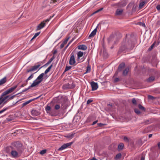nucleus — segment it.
Listing matches in <instances>:
<instances>
[{
    "instance_id": "f257e3e1",
    "label": "nucleus",
    "mask_w": 160,
    "mask_h": 160,
    "mask_svg": "<svg viewBox=\"0 0 160 160\" xmlns=\"http://www.w3.org/2000/svg\"><path fill=\"white\" fill-rule=\"evenodd\" d=\"M52 66V65H51L45 71L44 73H41L37 78L34 80L32 83L30 85L28 88H25L24 89L22 92H25L30 89L31 88L35 87L37 85L39 84L42 82V81L44 79L43 77L44 74H47L50 70Z\"/></svg>"
},
{
    "instance_id": "f03ea898",
    "label": "nucleus",
    "mask_w": 160,
    "mask_h": 160,
    "mask_svg": "<svg viewBox=\"0 0 160 160\" xmlns=\"http://www.w3.org/2000/svg\"><path fill=\"white\" fill-rule=\"evenodd\" d=\"M16 95H7L2 96V94L0 98V105L3 102L4 104H5L9 101L13 99Z\"/></svg>"
},
{
    "instance_id": "7ed1b4c3",
    "label": "nucleus",
    "mask_w": 160,
    "mask_h": 160,
    "mask_svg": "<svg viewBox=\"0 0 160 160\" xmlns=\"http://www.w3.org/2000/svg\"><path fill=\"white\" fill-rule=\"evenodd\" d=\"M125 41H126L125 40ZM132 45V42L131 41H123L122 43V46L120 48L121 51H123L127 49H129Z\"/></svg>"
},
{
    "instance_id": "20e7f679",
    "label": "nucleus",
    "mask_w": 160,
    "mask_h": 160,
    "mask_svg": "<svg viewBox=\"0 0 160 160\" xmlns=\"http://www.w3.org/2000/svg\"><path fill=\"white\" fill-rule=\"evenodd\" d=\"M77 54V59L78 62H82L85 60V58H84V53L83 52L81 51H79L78 52Z\"/></svg>"
},
{
    "instance_id": "39448f33",
    "label": "nucleus",
    "mask_w": 160,
    "mask_h": 160,
    "mask_svg": "<svg viewBox=\"0 0 160 160\" xmlns=\"http://www.w3.org/2000/svg\"><path fill=\"white\" fill-rule=\"evenodd\" d=\"M17 85H16L7 90L2 93V96H3L5 95H8L12 92L17 87Z\"/></svg>"
},
{
    "instance_id": "423d86ee",
    "label": "nucleus",
    "mask_w": 160,
    "mask_h": 160,
    "mask_svg": "<svg viewBox=\"0 0 160 160\" xmlns=\"http://www.w3.org/2000/svg\"><path fill=\"white\" fill-rule=\"evenodd\" d=\"M73 143L72 142H68L64 144L58 149V151H62L70 146Z\"/></svg>"
},
{
    "instance_id": "0eeeda50",
    "label": "nucleus",
    "mask_w": 160,
    "mask_h": 160,
    "mask_svg": "<svg viewBox=\"0 0 160 160\" xmlns=\"http://www.w3.org/2000/svg\"><path fill=\"white\" fill-rule=\"evenodd\" d=\"M71 56L69 59V63L70 65H74L76 63L75 57L73 53H72L71 54Z\"/></svg>"
},
{
    "instance_id": "6e6552de",
    "label": "nucleus",
    "mask_w": 160,
    "mask_h": 160,
    "mask_svg": "<svg viewBox=\"0 0 160 160\" xmlns=\"http://www.w3.org/2000/svg\"><path fill=\"white\" fill-rule=\"evenodd\" d=\"M90 85L92 87V91L96 90L98 88V83L93 81L91 82H90Z\"/></svg>"
},
{
    "instance_id": "1a4fd4ad",
    "label": "nucleus",
    "mask_w": 160,
    "mask_h": 160,
    "mask_svg": "<svg viewBox=\"0 0 160 160\" xmlns=\"http://www.w3.org/2000/svg\"><path fill=\"white\" fill-rule=\"evenodd\" d=\"M32 115L34 116H36L40 114V113L38 110L35 109H33L31 111Z\"/></svg>"
},
{
    "instance_id": "9d476101",
    "label": "nucleus",
    "mask_w": 160,
    "mask_h": 160,
    "mask_svg": "<svg viewBox=\"0 0 160 160\" xmlns=\"http://www.w3.org/2000/svg\"><path fill=\"white\" fill-rule=\"evenodd\" d=\"M45 25V23L44 22H42L40 24H39L37 27L36 28V31H38L42 28Z\"/></svg>"
},
{
    "instance_id": "9b49d317",
    "label": "nucleus",
    "mask_w": 160,
    "mask_h": 160,
    "mask_svg": "<svg viewBox=\"0 0 160 160\" xmlns=\"http://www.w3.org/2000/svg\"><path fill=\"white\" fill-rule=\"evenodd\" d=\"M123 12V9L122 8L120 9H117L116 13H115V15L117 16H120L121 15L122 12Z\"/></svg>"
},
{
    "instance_id": "f8f14e48",
    "label": "nucleus",
    "mask_w": 160,
    "mask_h": 160,
    "mask_svg": "<svg viewBox=\"0 0 160 160\" xmlns=\"http://www.w3.org/2000/svg\"><path fill=\"white\" fill-rule=\"evenodd\" d=\"M78 48L79 50H85L87 49V47L85 45H80L78 46Z\"/></svg>"
},
{
    "instance_id": "ddd939ff",
    "label": "nucleus",
    "mask_w": 160,
    "mask_h": 160,
    "mask_svg": "<svg viewBox=\"0 0 160 160\" xmlns=\"http://www.w3.org/2000/svg\"><path fill=\"white\" fill-rule=\"evenodd\" d=\"M11 154L13 158H15L18 157V153L15 150H12L11 152Z\"/></svg>"
},
{
    "instance_id": "4468645a",
    "label": "nucleus",
    "mask_w": 160,
    "mask_h": 160,
    "mask_svg": "<svg viewBox=\"0 0 160 160\" xmlns=\"http://www.w3.org/2000/svg\"><path fill=\"white\" fill-rule=\"evenodd\" d=\"M97 31V28H95L90 33L89 36V38H90L91 37H93L96 33Z\"/></svg>"
},
{
    "instance_id": "2eb2a0df",
    "label": "nucleus",
    "mask_w": 160,
    "mask_h": 160,
    "mask_svg": "<svg viewBox=\"0 0 160 160\" xmlns=\"http://www.w3.org/2000/svg\"><path fill=\"white\" fill-rule=\"evenodd\" d=\"M40 66V65L38 64L37 65H35L32 67L31 68L32 70V71H35L37 70Z\"/></svg>"
},
{
    "instance_id": "dca6fc26",
    "label": "nucleus",
    "mask_w": 160,
    "mask_h": 160,
    "mask_svg": "<svg viewBox=\"0 0 160 160\" xmlns=\"http://www.w3.org/2000/svg\"><path fill=\"white\" fill-rule=\"evenodd\" d=\"M125 66V63H122L120 64L118 68V70L121 71L122 69Z\"/></svg>"
},
{
    "instance_id": "f3484780",
    "label": "nucleus",
    "mask_w": 160,
    "mask_h": 160,
    "mask_svg": "<svg viewBox=\"0 0 160 160\" xmlns=\"http://www.w3.org/2000/svg\"><path fill=\"white\" fill-rule=\"evenodd\" d=\"M55 58V57L54 56H53L45 64V65L47 66L49 64H50L51 62Z\"/></svg>"
},
{
    "instance_id": "a211bd4d",
    "label": "nucleus",
    "mask_w": 160,
    "mask_h": 160,
    "mask_svg": "<svg viewBox=\"0 0 160 160\" xmlns=\"http://www.w3.org/2000/svg\"><path fill=\"white\" fill-rule=\"evenodd\" d=\"M6 78L4 77L3 78L0 80V85L4 83L6 81Z\"/></svg>"
},
{
    "instance_id": "6ab92c4d",
    "label": "nucleus",
    "mask_w": 160,
    "mask_h": 160,
    "mask_svg": "<svg viewBox=\"0 0 160 160\" xmlns=\"http://www.w3.org/2000/svg\"><path fill=\"white\" fill-rule=\"evenodd\" d=\"M129 68H126L122 72V74L123 75L126 76L128 72Z\"/></svg>"
},
{
    "instance_id": "aec40b11",
    "label": "nucleus",
    "mask_w": 160,
    "mask_h": 160,
    "mask_svg": "<svg viewBox=\"0 0 160 160\" xmlns=\"http://www.w3.org/2000/svg\"><path fill=\"white\" fill-rule=\"evenodd\" d=\"M145 3V1H142L141 2H140L139 4V8L140 9H141L142 8L143 6Z\"/></svg>"
},
{
    "instance_id": "412c9836",
    "label": "nucleus",
    "mask_w": 160,
    "mask_h": 160,
    "mask_svg": "<svg viewBox=\"0 0 160 160\" xmlns=\"http://www.w3.org/2000/svg\"><path fill=\"white\" fill-rule=\"evenodd\" d=\"M74 134L71 133L68 135L66 137L68 138H72L74 137Z\"/></svg>"
},
{
    "instance_id": "4be33fe9",
    "label": "nucleus",
    "mask_w": 160,
    "mask_h": 160,
    "mask_svg": "<svg viewBox=\"0 0 160 160\" xmlns=\"http://www.w3.org/2000/svg\"><path fill=\"white\" fill-rule=\"evenodd\" d=\"M33 77V74H32L26 80V82L27 83H28V80L32 79Z\"/></svg>"
},
{
    "instance_id": "5701e85b",
    "label": "nucleus",
    "mask_w": 160,
    "mask_h": 160,
    "mask_svg": "<svg viewBox=\"0 0 160 160\" xmlns=\"http://www.w3.org/2000/svg\"><path fill=\"white\" fill-rule=\"evenodd\" d=\"M40 32H38L35 33V35L33 36V37L31 39V41H32V40L35 38L37 37L40 34Z\"/></svg>"
},
{
    "instance_id": "b1692460",
    "label": "nucleus",
    "mask_w": 160,
    "mask_h": 160,
    "mask_svg": "<svg viewBox=\"0 0 160 160\" xmlns=\"http://www.w3.org/2000/svg\"><path fill=\"white\" fill-rule=\"evenodd\" d=\"M124 145L122 143H120L118 146V148L119 150H122L123 148Z\"/></svg>"
},
{
    "instance_id": "393cba45",
    "label": "nucleus",
    "mask_w": 160,
    "mask_h": 160,
    "mask_svg": "<svg viewBox=\"0 0 160 160\" xmlns=\"http://www.w3.org/2000/svg\"><path fill=\"white\" fill-rule=\"evenodd\" d=\"M91 71V67L90 66H88L87 67V71L85 73H88L90 72Z\"/></svg>"
},
{
    "instance_id": "a878e982",
    "label": "nucleus",
    "mask_w": 160,
    "mask_h": 160,
    "mask_svg": "<svg viewBox=\"0 0 160 160\" xmlns=\"http://www.w3.org/2000/svg\"><path fill=\"white\" fill-rule=\"evenodd\" d=\"M155 79V78L154 77H151L149 78L148 80V81L149 82H151Z\"/></svg>"
},
{
    "instance_id": "bb28decb",
    "label": "nucleus",
    "mask_w": 160,
    "mask_h": 160,
    "mask_svg": "<svg viewBox=\"0 0 160 160\" xmlns=\"http://www.w3.org/2000/svg\"><path fill=\"white\" fill-rule=\"evenodd\" d=\"M121 157V154L120 153L118 154L116 156L115 159L116 160H118Z\"/></svg>"
},
{
    "instance_id": "cd10ccee",
    "label": "nucleus",
    "mask_w": 160,
    "mask_h": 160,
    "mask_svg": "<svg viewBox=\"0 0 160 160\" xmlns=\"http://www.w3.org/2000/svg\"><path fill=\"white\" fill-rule=\"evenodd\" d=\"M30 103V101L28 100L22 104V107H23Z\"/></svg>"
},
{
    "instance_id": "c85d7f7f",
    "label": "nucleus",
    "mask_w": 160,
    "mask_h": 160,
    "mask_svg": "<svg viewBox=\"0 0 160 160\" xmlns=\"http://www.w3.org/2000/svg\"><path fill=\"white\" fill-rule=\"evenodd\" d=\"M71 68V67L70 66H66L64 70V72H66L69 70Z\"/></svg>"
},
{
    "instance_id": "c756f323",
    "label": "nucleus",
    "mask_w": 160,
    "mask_h": 160,
    "mask_svg": "<svg viewBox=\"0 0 160 160\" xmlns=\"http://www.w3.org/2000/svg\"><path fill=\"white\" fill-rule=\"evenodd\" d=\"M46 152V149H44L42 151H41L40 152V154L41 155H43L44 154H45Z\"/></svg>"
},
{
    "instance_id": "7c9ffc66",
    "label": "nucleus",
    "mask_w": 160,
    "mask_h": 160,
    "mask_svg": "<svg viewBox=\"0 0 160 160\" xmlns=\"http://www.w3.org/2000/svg\"><path fill=\"white\" fill-rule=\"evenodd\" d=\"M10 108V107H9V106H8V107H5L2 110V111L3 112H4L5 111H6L7 110L9 109Z\"/></svg>"
},
{
    "instance_id": "2f4dec72",
    "label": "nucleus",
    "mask_w": 160,
    "mask_h": 160,
    "mask_svg": "<svg viewBox=\"0 0 160 160\" xmlns=\"http://www.w3.org/2000/svg\"><path fill=\"white\" fill-rule=\"evenodd\" d=\"M135 112L137 114H139L140 113V111L137 109H134Z\"/></svg>"
},
{
    "instance_id": "473e14b6",
    "label": "nucleus",
    "mask_w": 160,
    "mask_h": 160,
    "mask_svg": "<svg viewBox=\"0 0 160 160\" xmlns=\"http://www.w3.org/2000/svg\"><path fill=\"white\" fill-rule=\"evenodd\" d=\"M53 17V16H52V17H51L49 18H48V19L45 20L43 21L42 22H44V23L46 24V22H48L50 21V20L51 19V18Z\"/></svg>"
},
{
    "instance_id": "72a5a7b5",
    "label": "nucleus",
    "mask_w": 160,
    "mask_h": 160,
    "mask_svg": "<svg viewBox=\"0 0 160 160\" xmlns=\"http://www.w3.org/2000/svg\"><path fill=\"white\" fill-rule=\"evenodd\" d=\"M138 107L141 110H144L145 109V108L140 104L138 105Z\"/></svg>"
},
{
    "instance_id": "f704fd0d",
    "label": "nucleus",
    "mask_w": 160,
    "mask_h": 160,
    "mask_svg": "<svg viewBox=\"0 0 160 160\" xmlns=\"http://www.w3.org/2000/svg\"><path fill=\"white\" fill-rule=\"evenodd\" d=\"M69 39V37H68V38H66L64 40V41L62 43H63L65 44H66L67 43V42L68 41V40Z\"/></svg>"
},
{
    "instance_id": "c9c22d12",
    "label": "nucleus",
    "mask_w": 160,
    "mask_h": 160,
    "mask_svg": "<svg viewBox=\"0 0 160 160\" xmlns=\"http://www.w3.org/2000/svg\"><path fill=\"white\" fill-rule=\"evenodd\" d=\"M51 109V107L50 106H48L45 108V110L47 111H48Z\"/></svg>"
},
{
    "instance_id": "e433bc0d",
    "label": "nucleus",
    "mask_w": 160,
    "mask_h": 160,
    "mask_svg": "<svg viewBox=\"0 0 160 160\" xmlns=\"http://www.w3.org/2000/svg\"><path fill=\"white\" fill-rule=\"evenodd\" d=\"M124 140L127 142H128L129 141V139L127 137H124L123 138Z\"/></svg>"
},
{
    "instance_id": "4c0bfd02",
    "label": "nucleus",
    "mask_w": 160,
    "mask_h": 160,
    "mask_svg": "<svg viewBox=\"0 0 160 160\" xmlns=\"http://www.w3.org/2000/svg\"><path fill=\"white\" fill-rule=\"evenodd\" d=\"M132 102L134 104H136V101L135 98H133L132 99Z\"/></svg>"
},
{
    "instance_id": "58836bf2",
    "label": "nucleus",
    "mask_w": 160,
    "mask_h": 160,
    "mask_svg": "<svg viewBox=\"0 0 160 160\" xmlns=\"http://www.w3.org/2000/svg\"><path fill=\"white\" fill-rule=\"evenodd\" d=\"M40 97V96L38 97H37L36 98H33L32 99H30V100H29V101H30V102H31L33 101H34L37 99H38V98H39V97Z\"/></svg>"
},
{
    "instance_id": "ea45409f",
    "label": "nucleus",
    "mask_w": 160,
    "mask_h": 160,
    "mask_svg": "<svg viewBox=\"0 0 160 160\" xmlns=\"http://www.w3.org/2000/svg\"><path fill=\"white\" fill-rule=\"evenodd\" d=\"M61 0H51V3H54L55 2H59Z\"/></svg>"
},
{
    "instance_id": "a19ab883",
    "label": "nucleus",
    "mask_w": 160,
    "mask_h": 160,
    "mask_svg": "<svg viewBox=\"0 0 160 160\" xmlns=\"http://www.w3.org/2000/svg\"><path fill=\"white\" fill-rule=\"evenodd\" d=\"M148 98L149 99L151 100H153L154 99V97L153 96L150 95L148 96Z\"/></svg>"
},
{
    "instance_id": "79ce46f5",
    "label": "nucleus",
    "mask_w": 160,
    "mask_h": 160,
    "mask_svg": "<svg viewBox=\"0 0 160 160\" xmlns=\"http://www.w3.org/2000/svg\"><path fill=\"white\" fill-rule=\"evenodd\" d=\"M92 102V99H88V100L87 103V104H88L89 103H90L91 102Z\"/></svg>"
},
{
    "instance_id": "37998d69",
    "label": "nucleus",
    "mask_w": 160,
    "mask_h": 160,
    "mask_svg": "<svg viewBox=\"0 0 160 160\" xmlns=\"http://www.w3.org/2000/svg\"><path fill=\"white\" fill-rule=\"evenodd\" d=\"M60 108V106L58 105L57 104L55 106V108L56 110L58 109H59Z\"/></svg>"
},
{
    "instance_id": "c03bdc74",
    "label": "nucleus",
    "mask_w": 160,
    "mask_h": 160,
    "mask_svg": "<svg viewBox=\"0 0 160 160\" xmlns=\"http://www.w3.org/2000/svg\"><path fill=\"white\" fill-rule=\"evenodd\" d=\"M103 9V8H101L100 9L97 10L96 11H95V13H96L102 11V10Z\"/></svg>"
},
{
    "instance_id": "a18cd8bd",
    "label": "nucleus",
    "mask_w": 160,
    "mask_h": 160,
    "mask_svg": "<svg viewBox=\"0 0 160 160\" xmlns=\"http://www.w3.org/2000/svg\"><path fill=\"white\" fill-rule=\"evenodd\" d=\"M154 43H153V44H152L151 46V47H150V48H149V50H152L153 48V46H154Z\"/></svg>"
},
{
    "instance_id": "49530a36",
    "label": "nucleus",
    "mask_w": 160,
    "mask_h": 160,
    "mask_svg": "<svg viewBox=\"0 0 160 160\" xmlns=\"http://www.w3.org/2000/svg\"><path fill=\"white\" fill-rule=\"evenodd\" d=\"M139 25L141 26H142L143 27H145V24L144 23H142V22H140L139 24Z\"/></svg>"
},
{
    "instance_id": "de8ad7c7",
    "label": "nucleus",
    "mask_w": 160,
    "mask_h": 160,
    "mask_svg": "<svg viewBox=\"0 0 160 160\" xmlns=\"http://www.w3.org/2000/svg\"><path fill=\"white\" fill-rule=\"evenodd\" d=\"M98 126L100 127H101L102 126L104 125H105V124H103L101 123H98Z\"/></svg>"
},
{
    "instance_id": "09e8293b",
    "label": "nucleus",
    "mask_w": 160,
    "mask_h": 160,
    "mask_svg": "<svg viewBox=\"0 0 160 160\" xmlns=\"http://www.w3.org/2000/svg\"><path fill=\"white\" fill-rule=\"evenodd\" d=\"M156 8L158 10H160V5H158L157 7Z\"/></svg>"
},
{
    "instance_id": "8fccbe9b",
    "label": "nucleus",
    "mask_w": 160,
    "mask_h": 160,
    "mask_svg": "<svg viewBox=\"0 0 160 160\" xmlns=\"http://www.w3.org/2000/svg\"><path fill=\"white\" fill-rule=\"evenodd\" d=\"M65 45V44H64L63 43H62L60 45V48H62L64 47Z\"/></svg>"
},
{
    "instance_id": "3c124183",
    "label": "nucleus",
    "mask_w": 160,
    "mask_h": 160,
    "mask_svg": "<svg viewBox=\"0 0 160 160\" xmlns=\"http://www.w3.org/2000/svg\"><path fill=\"white\" fill-rule=\"evenodd\" d=\"M119 81V79L118 78H116L114 79V82H117Z\"/></svg>"
},
{
    "instance_id": "603ef678",
    "label": "nucleus",
    "mask_w": 160,
    "mask_h": 160,
    "mask_svg": "<svg viewBox=\"0 0 160 160\" xmlns=\"http://www.w3.org/2000/svg\"><path fill=\"white\" fill-rule=\"evenodd\" d=\"M72 42V41H70L69 43L68 44V45L65 48V49H66L68 47V46Z\"/></svg>"
},
{
    "instance_id": "864d4df0",
    "label": "nucleus",
    "mask_w": 160,
    "mask_h": 160,
    "mask_svg": "<svg viewBox=\"0 0 160 160\" xmlns=\"http://www.w3.org/2000/svg\"><path fill=\"white\" fill-rule=\"evenodd\" d=\"M27 84V82H26L25 84H22L21 86L20 87H21V88L23 87H24Z\"/></svg>"
},
{
    "instance_id": "5fc2aeb1",
    "label": "nucleus",
    "mask_w": 160,
    "mask_h": 160,
    "mask_svg": "<svg viewBox=\"0 0 160 160\" xmlns=\"http://www.w3.org/2000/svg\"><path fill=\"white\" fill-rule=\"evenodd\" d=\"M31 71H32V69L31 68L30 69H28L27 71V72H29Z\"/></svg>"
},
{
    "instance_id": "6e6d98bb",
    "label": "nucleus",
    "mask_w": 160,
    "mask_h": 160,
    "mask_svg": "<svg viewBox=\"0 0 160 160\" xmlns=\"http://www.w3.org/2000/svg\"><path fill=\"white\" fill-rule=\"evenodd\" d=\"M98 122V121L97 120H96V121H95L94 122H93V123L92 124V125H94L96 123H97V122Z\"/></svg>"
},
{
    "instance_id": "4d7b16f0",
    "label": "nucleus",
    "mask_w": 160,
    "mask_h": 160,
    "mask_svg": "<svg viewBox=\"0 0 160 160\" xmlns=\"http://www.w3.org/2000/svg\"><path fill=\"white\" fill-rule=\"evenodd\" d=\"M89 160H97V159L93 157L92 159Z\"/></svg>"
},
{
    "instance_id": "13d9d810",
    "label": "nucleus",
    "mask_w": 160,
    "mask_h": 160,
    "mask_svg": "<svg viewBox=\"0 0 160 160\" xmlns=\"http://www.w3.org/2000/svg\"><path fill=\"white\" fill-rule=\"evenodd\" d=\"M152 134H150L149 135L148 137L149 138H150L152 137Z\"/></svg>"
},
{
    "instance_id": "bf43d9fd",
    "label": "nucleus",
    "mask_w": 160,
    "mask_h": 160,
    "mask_svg": "<svg viewBox=\"0 0 160 160\" xmlns=\"http://www.w3.org/2000/svg\"><path fill=\"white\" fill-rule=\"evenodd\" d=\"M158 147L159 148H160V142L158 143Z\"/></svg>"
},
{
    "instance_id": "052dcab7",
    "label": "nucleus",
    "mask_w": 160,
    "mask_h": 160,
    "mask_svg": "<svg viewBox=\"0 0 160 160\" xmlns=\"http://www.w3.org/2000/svg\"><path fill=\"white\" fill-rule=\"evenodd\" d=\"M141 160H144V157H142L141 158Z\"/></svg>"
},
{
    "instance_id": "680f3d73",
    "label": "nucleus",
    "mask_w": 160,
    "mask_h": 160,
    "mask_svg": "<svg viewBox=\"0 0 160 160\" xmlns=\"http://www.w3.org/2000/svg\"><path fill=\"white\" fill-rule=\"evenodd\" d=\"M96 13H95V12H93L91 14V16H92Z\"/></svg>"
},
{
    "instance_id": "e2e57ef3",
    "label": "nucleus",
    "mask_w": 160,
    "mask_h": 160,
    "mask_svg": "<svg viewBox=\"0 0 160 160\" xmlns=\"http://www.w3.org/2000/svg\"><path fill=\"white\" fill-rule=\"evenodd\" d=\"M3 112L2 110L0 111V114L1 113H3Z\"/></svg>"
},
{
    "instance_id": "0e129e2a",
    "label": "nucleus",
    "mask_w": 160,
    "mask_h": 160,
    "mask_svg": "<svg viewBox=\"0 0 160 160\" xmlns=\"http://www.w3.org/2000/svg\"><path fill=\"white\" fill-rule=\"evenodd\" d=\"M57 52V51L56 50H55L54 51V54H55Z\"/></svg>"
},
{
    "instance_id": "69168bd1",
    "label": "nucleus",
    "mask_w": 160,
    "mask_h": 160,
    "mask_svg": "<svg viewBox=\"0 0 160 160\" xmlns=\"http://www.w3.org/2000/svg\"><path fill=\"white\" fill-rule=\"evenodd\" d=\"M109 105V106H112V105H110V104H109V105Z\"/></svg>"
}]
</instances>
